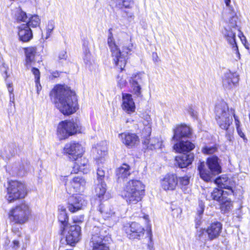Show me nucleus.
I'll return each instance as SVG.
<instances>
[{"instance_id": "obj_50", "label": "nucleus", "mask_w": 250, "mask_h": 250, "mask_svg": "<svg viewBox=\"0 0 250 250\" xmlns=\"http://www.w3.org/2000/svg\"><path fill=\"white\" fill-rule=\"evenodd\" d=\"M91 54L88 49H85L84 52L83 60L86 63L90 62L91 60Z\"/></svg>"}, {"instance_id": "obj_33", "label": "nucleus", "mask_w": 250, "mask_h": 250, "mask_svg": "<svg viewBox=\"0 0 250 250\" xmlns=\"http://www.w3.org/2000/svg\"><path fill=\"white\" fill-rule=\"evenodd\" d=\"M224 191L222 189L218 188H215L212 191L209 192L206 196L207 200H213L216 201H219L220 199L223 197Z\"/></svg>"}, {"instance_id": "obj_54", "label": "nucleus", "mask_w": 250, "mask_h": 250, "mask_svg": "<svg viewBox=\"0 0 250 250\" xmlns=\"http://www.w3.org/2000/svg\"><path fill=\"white\" fill-rule=\"evenodd\" d=\"M9 98H10L9 105L10 106H12L13 105L15 107V104L14 95V94H13L12 95H10Z\"/></svg>"}, {"instance_id": "obj_37", "label": "nucleus", "mask_w": 250, "mask_h": 250, "mask_svg": "<svg viewBox=\"0 0 250 250\" xmlns=\"http://www.w3.org/2000/svg\"><path fill=\"white\" fill-rule=\"evenodd\" d=\"M221 200L220 208L222 211L225 213L231 209L232 203L229 199L223 197Z\"/></svg>"}, {"instance_id": "obj_38", "label": "nucleus", "mask_w": 250, "mask_h": 250, "mask_svg": "<svg viewBox=\"0 0 250 250\" xmlns=\"http://www.w3.org/2000/svg\"><path fill=\"white\" fill-rule=\"evenodd\" d=\"M54 27V22L53 21H49L46 27L45 33H42V38H44L45 39L49 38L51 36Z\"/></svg>"}, {"instance_id": "obj_45", "label": "nucleus", "mask_w": 250, "mask_h": 250, "mask_svg": "<svg viewBox=\"0 0 250 250\" xmlns=\"http://www.w3.org/2000/svg\"><path fill=\"white\" fill-rule=\"evenodd\" d=\"M235 123L238 135L244 140H245V136L244 133L242 131L241 129L240 128V122L239 121L237 117H235Z\"/></svg>"}, {"instance_id": "obj_39", "label": "nucleus", "mask_w": 250, "mask_h": 250, "mask_svg": "<svg viewBox=\"0 0 250 250\" xmlns=\"http://www.w3.org/2000/svg\"><path fill=\"white\" fill-rule=\"evenodd\" d=\"M40 19L38 16L34 15L28 19V21L25 25H27L29 27H36L40 25Z\"/></svg>"}, {"instance_id": "obj_61", "label": "nucleus", "mask_w": 250, "mask_h": 250, "mask_svg": "<svg viewBox=\"0 0 250 250\" xmlns=\"http://www.w3.org/2000/svg\"><path fill=\"white\" fill-rule=\"evenodd\" d=\"M74 222H77V221H76V220H74Z\"/></svg>"}, {"instance_id": "obj_10", "label": "nucleus", "mask_w": 250, "mask_h": 250, "mask_svg": "<svg viewBox=\"0 0 250 250\" xmlns=\"http://www.w3.org/2000/svg\"><path fill=\"white\" fill-rule=\"evenodd\" d=\"M7 193L6 198L9 203L18 199H22L27 194L25 185L18 181H11L9 182L7 188Z\"/></svg>"}, {"instance_id": "obj_17", "label": "nucleus", "mask_w": 250, "mask_h": 250, "mask_svg": "<svg viewBox=\"0 0 250 250\" xmlns=\"http://www.w3.org/2000/svg\"><path fill=\"white\" fill-rule=\"evenodd\" d=\"M125 230L131 239H139L145 233L144 228L136 222H132L129 226L125 227Z\"/></svg>"}, {"instance_id": "obj_24", "label": "nucleus", "mask_w": 250, "mask_h": 250, "mask_svg": "<svg viewBox=\"0 0 250 250\" xmlns=\"http://www.w3.org/2000/svg\"><path fill=\"white\" fill-rule=\"evenodd\" d=\"M191 134V129L186 125H181L173 129L172 140L179 141L182 138L188 137Z\"/></svg>"}, {"instance_id": "obj_46", "label": "nucleus", "mask_w": 250, "mask_h": 250, "mask_svg": "<svg viewBox=\"0 0 250 250\" xmlns=\"http://www.w3.org/2000/svg\"><path fill=\"white\" fill-rule=\"evenodd\" d=\"M216 150V148L215 146H207L204 147L202 149V152L204 154H210L214 153Z\"/></svg>"}, {"instance_id": "obj_12", "label": "nucleus", "mask_w": 250, "mask_h": 250, "mask_svg": "<svg viewBox=\"0 0 250 250\" xmlns=\"http://www.w3.org/2000/svg\"><path fill=\"white\" fill-rule=\"evenodd\" d=\"M146 75L143 72L133 74L128 80L133 94L138 97L143 96L142 86L144 83Z\"/></svg>"}, {"instance_id": "obj_56", "label": "nucleus", "mask_w": 250, "mask_h": 250, "mask_svg": "<svg viewBox=\"0 0 250 250\" xmlns=\"http://www.w3.org/2000/svg\"><path fill=\"white\" fill-rule=\"evenodd\" d=\"M35 83H36V87H37V93L39 94V91L41 89V85L40 83V81L38 83H37V82H35Z\"/></svg>"}, {"instance_id": "obj_47", "label": "nucleus", "mask_w": 250, "mask_h": 250, "mask_svg": "<svg viewBox=\"0 0 250 250\" xmlns=\"http://www.w3.org/2000/svg\"><path fill=\"white\" fill-rule=\"evenodd\" d=\"M127 84V81L125 78L123 77L118 76V85L121 88L124 87Z\"/></svg>"}, {"instance_id": "obj_1", "label": "nucleus", "mask_w": 250, "mask_h": 250, "mask_svg": "<svg viewBox=\"0 0 250 250\" xmlns=\"http://www.w3.org/2000/svg\"><path fill=\"white\" fill-rule=\"evenodd\" d=\"M50 96L56 98V106L64 115L72 114L79 108L75 92L64 86L57 85L51 91Z\"/></svg>"}, {"instance_id": "obj_13", "label": "nucleus", "mask_w": 250, "mask_h": 250, "mask_svg": "<svg viewBox=\"0 0 250 250\" xmlns=\"http://www.w3.org/2000/svg\"><path fill=\"white\" fill-rule=\"evenodd\" d=\"M81 228L78 225L65 226L62 233L65 236L66 241L68 244L72 245L78 242L80 240Z\"/></svg>"}, {"instance_id": "obj_5", "label": "nucleus", "mask_w": 250, "mask_h": 250, "mask_svg": "<svg viewBox=\"0 0 250 250\" xmlns=\"http://www.w3.org/2000/svg\"><path fill=\"white\" fill-rule=\"evenodd\" d=\"M107 44L111 52L114 64L117 68L121 71L123 70L126 63L127 55L131 51V48L129 47L125 46L123 48V52H121L115 43L110 29L109 31Z\"/></svg>"}, {"instance_id": "obj_43", "label": "nucleus", "mask_w": 250, "mask_h": 250, "mask_svg": "<svg viewBox=\"0 0 250 250\" xmlns=\"http://www.w3.org/2000/svg\"><path fill=\"white\" fill-rule=\"evenodd\" d=\"M67 55L66 51L62 50L60 51L56 58V61L61 62L67 59Z\"/></svg>"}, {"instance_id": "obj_6", "label": "nucleus", "mask_w": 250, "mask_h": 250, "mask_svg": "<svg viewBox=\"0 0 250 250\" xmlns=\"http://www.w3.org/2000/svg\"><path fill=\"white\" fill-rule=\"evenodd\" d=\"M217 157L213 156L207 160V165L209 170L204 168V165L201 163L198 166L200 177L206 182L211 181L213 176L221 172V167Z\"/></svg>"}, {"instance_id": "obj_4", "label": "nucleus", "mask_w": 250, "mask_h": 250, "mask_svg": "<svg viewBox=\"0 0 250 250\" xmlns=\"http://www.w3.org/2000/svg\"><path fill=\"white\" fill-rule=\"evenodd\" d=\"M225 25L221 32L225 40L231 45L235 51L238 52V48L236 42V31H240L237 25L238 17L236 13H230L225 15Z\"/></svg>"}, {"instance_id": "obj_16", "label": "nucleus", "mask_w": 250, "mask_h": 250, "mask_svg": "<svg viewBox=\"0 0 250 250\" xmlns=\"http://www.w3.org/2000/svg\"><path fill=\"white\" fill-rule=\"evenodd\" d=\"M91 242L93 250H108V248L103 243V236L99 227H94L92 231Z\"/></svg>"}, {"instance_id": "obj_28", "label": "nucleus", "mask_w": 250, "mask_h": 250, "mask_svg": "<svg viewBox=\"0 0 250 250\" xmlns=\"http://www.w3.org/2000/svg\"><path fill=\"white\" fill-rule=\"evenodd\" d=\"M18 35L20 40L23 42H28L32 38V33L30 28L25 24L19 28Z\"/></svg>"}, {"instance_id": "obj_41", "label": "nucleus", "mask_w": 250, "mask_h": 250, "mask_svg": "<svg viewBox=\"0 0 250 250\" xmlns=\"http://www.w3.org/2000/svg\"><path fill=\"white\" fill-rule=\"evenodd\" d=\"M215 182L219 185L221 188H227L229 189L227 185L228 177L226 176L220 177L215 180Z\"/></svg>"}, {"instance_id": "obj_3", "label": "nucleus", "mask_w": 250, "mask_h": 250, "mask_svg": "<svg viewBox=\"0 0 250 250\" xmlns=\"http://www.w3.org/2000/svg\"><path fill=\"white\" fill-rule=\"evenodd\" d=\"M145 186L140 180H129L125 185L122 196L128 204H136L145 195Z\"/></svg>"}, {"instance_id": "obj_44", "label": "nucleus", "mask_w": 250, "mask_h": 250, "mask_svg": "<svg viewBox=\"0 0 250 250\" xmlns=\"http://www.w3.org/2000/svg\"><path fill=\"white\" fill-rule=\"evenodd\" d=\"M98 167L97 169V176L98 179L97 180L98 182L104 181L103 179L104 177L105 171L103 168V167H100V165H98Z\"/></svg>"}, {"instance_id": "obj_36", "label": "nucleus", "mask_w": 250, "mask_h": 250, "mask_svg": "<svg viewBox=\"0 0 250 250\" xmlns=\"http://www.w3.org/2000/svg\"><path fill=\"white\" fill-rule=\"evenodd\" d=\"M134 5L133 0H117L116 6L120 9H131Z\"/></svg>"}, {"instance_id": "obj_40", "label": "nucleus", "mask_w": 250, "mask_h": 250, "mask_svg": "<svg viewBox=\"0 0 250 250\" xmlns=\"http://www.w3.org/2000/svg\"><path fill=\"white\" fill-rule=\"evenodd\" d=\"M16 20L18 22L23 21L27 23L28 21V17L26 13L21 10H19L16 14Z\"/></svg>"}, {"instance_id": "obj_35", "label": "nucleus", "mask_w": 250, "mask_h": 250, "mask_svg": "<svg viewBox=\"0 0 250 250\" xmlns=\"http://www.w3.org/2000/svg\"><path fill=\"white\" fill-rule=\"evenodd\" d=\"M106 190V184L104 181H101L98 182L96 188L95 192L96 195L101 200L103 198V196L104 195Z\"/></svg>"}, {"instance_id": "obj_19", "label": "nucleus", "mask_w": 250, "mask_h": 250, "mask_svg": "<svg viewBox=\"0 0 250 250\" xmlns=\"http://www.w3.org/2000/svg\"><path fill=\"white\" fill-rule=\"evenodd\" d=\"M162 188L166 191H172L176 189L178 178L174 174H167L160 181Z\"/></svg>"}, {"instance_id": "obj_8", "label": "nucleus", "mask_w": 250, "mask_h": 250, "mask_svg": "<svg viewBox=\"0 0 250 250\" xmlns=\"http://www.w3.org/2000/svg\"><path fill=\"white\" fill-rule=\"evenodd\" d=\"M80 123L73 120L61 122L58 125L57 129V137L60 140L67 139L81 130Z\"/></svg>"}, {"instance_id": "obj_52", "label": "nucleus", "mask_w": 250, "mask_h": 250, "mask_svg": "<svg viewBox=\"0 0 250 250\" xmlns=\"http://www.w3.org/2000/svg\"><path fill=\"white\" fill-rule=\"evenodd\" d=\"M238 36L240 38L242 43L245 45V44L247 43V39L246 37L244 35L243 33L241 32V30L239 32Z\"/></svg>"}, {"instance_id": "obj_29", "label": "nucleus", "mask_w": 250, "mask_h": 250, "mask_svg": "<svg viewBox=\"0 0 250 250\" xmlns=\"http://www.w3.org/2000/svg\"><path fill=\"white\" fill-rule=\"evenodd\" d=\"M141 118L142 119V123L144 126L143 132L146 136H149L151 133L152 125L151 117L148 114L144 113L142 115Z\"/></svg>"}, {"instance_id": "obj_15", "label": "nucleus", "mask_w": 250, "mask_h": 250, "mask_svg": "<svg viewBox=\"0 0 250 250\" xmlns=\"http://www.w3.org/2000/svg\"><path fill=\"white\" fill-rule=\"evenodd\" d=\"M93 154L97 165H102L105 162V157L107 154V143L105 141H102L93 147Z\"/></svg>"}, {"instance_id": "obj_42", "label": "nucleus", "mask_w": 250, "mask_h": 250, "mask_svg": "<svg viewBox=\"0 0 250 250\" xmlns=\"http://www.w3.org/2000/svg\"><path fill=\"white\" fill-rule=\"evenodd\" d=\"M179 182L180 186H181V188H184L183 187L188 186L189 183V177L188 176H185L183 177H180L178 178V182Z\"/></svg>"}, {"instance_id": "obj_11", "label": "nucleus", "mask_w": 250, "mask_h": 250, "mask_svg": "<svg viewBox=\"0 0 250 250\" xmlns=\"http://www.w3.org/2000/svg\"><path fill=\"white\" fill-rule=\"evenodd\" d=\"M84 152L85 149L83 145L75 141L66 143L63 148V153L73 161L81 158Z\"/></svg>"}, {"instance_id": "obj_59", "label": "nucleus", "mask_w": 250, "mask_h": 250, "mask_svg": "<svg viewBox=\"0 0 250 250\" xmlns=\"http://www.w3.org/2000/svg\"><path fill=\"white\" fill-rule=\"evenodd\" d=\"M54 78H57L59 76L60 73L58 71H54V73L53 74Z\"/></svg>"}, {"instance_id": "obj_57", "label": "nucleus", "mask_w": 250, "mask_h": 250, "mask_svg": "<svg viewBox=\"0 0 250 250\" xmlns=\"http://www.w3.org/2000/svg\"><path fill=\"white\" fill-rule=\"evenodd\" d=\"M126 16L129 18H133L134 17V14L133 13L126 12L125 11Z\"/></svg>"}, {"instance_id": "obj_51", "label": "nucleus", "mask_w": 250, "mask_h": 250, "mask_svg": "<svg viewBox=\"0 0 250 250\" xmlns=\"http://www.w3.org/2000/svg\"><path fill=\"white\" fill-rule=\"evenodd\" d=\"M226 5L229 10V13L227 14H229L230 13H235L233 8L230 5V0H224Z\"/></svg>"}, {"instance_id": "obj_2", "label": "nucleus", "mask_w": 250, "mask_h": 250, "mask_svg": "<svg viewBox=\"0 0 250 250\" xmlns=\"http://www.w3.org/2000/svg\"><path fill=\"white\" fill-rule=\"evenodd\" d=\"M215 119L219 127L226 131L225 138L230 143L234 140V127L231 126L233 117H236L235 111L229 108L228 104L224 101L218 102L215 105L214 110Z\"/></svg>"}, {"instance_id": "obj_14", "label": "nucleus", "mask_w": 250, "mask_h": 250, "mask_svg": "<svg viewBox=\"0 0 250 250\" xmlns=\"http://www.w3.org/2000/svg\"><path fill=\"white\" fill-rule=\"evenodd\" d=\"M86 181L81 176H77L73 177L69 182L66 184V189L69 194L74 192L83 191L85 187Z\"/></svg>"}, {"instance_id": "obj_49", "label": "nucleus", "mask_w": 250, "mask_h": 250, "mask_svg": "<svg viewBox=\"0 0 250 250\" xmlns=\"http://www.w3.org/2000/svg\"><path fill=\"white\" fill-rule=\"evenodd\" d=\"M188 112L192 116L193 118H197V112L194 110L193 107L192 105H190L188 107Z\"/></svg>"}, {"instance_id": "obj_21", "label": "nucleus", "mask_w": 250, "mask_h": 250, "mask_svg": "<svg viewBox=\"0 0 250 250\" xmlns=\"http://www.w3.org/2000/svg\"><path fill=\"white\" fill-rule=\"evenodd\" d=\"M86 201L81 195L71 197L68 204V209L71 212H75L82 208L86 204Z\"/></svg>"}, {"instance_id": "obj_25", "label": "nucleus", "mask_w": 250, "mask_h": 250, "mask_svg": "<svg viewBox=\"0 0 250 250\" xmlns=\"http://www.w3.org/2000/svg\"><path fill=\"white\" fill-rule=\"evenodd\" d=\"M89 169V165L88 160L83 158L80 161H78L74 163L72 169L71 171V174L78 173L79 171L83 172L84 173H86L88 172Z\"/></svg>"}, {"instance_id": "obj_32", "label": "nucleus", "mask_w": 250, "mask_h": 250, "mask_svg": "<svg viewBox=\"0 0 250 250\" xmlns=\"http://www.w3.org/2000/svg\"><path fill=\"white\" fill-rule=\"evenodd\" d=\"M116 175L118 179H125L130 175V167L129 165L124 164L116 170Z\"/></svg>"}, {"instance_id": "obj_27", "label": "nucleus", "mask_w": 250, "mask_h": 250, "mask_svg": "<svg viewBox=\"0 0 250 250\" xmlns=\"http://www.w3.org/2000/svg\"><path fill=\"white\" fill-rule=\"evenodd\" d=\"M194 155L192 153L183 154L175 157L176 164L181 168H184L190 165L193 160Z\"/></svg>"}, {"instance_id": "obj_48", "label": "nucleus", "mask_w": 250, "mask_h": 250, "mask_svg": "<svg viewBox=\"0 0 250 250\" xmlns=\"http://www.w3.org/2000/svg\"><path fill=\"white\" fill-rule=\"evenodd\" d=\"M31 71L35 76V82L38 83L40 78V72L39 70L36 68L33 67Z\"/></svg>"}, {"instance_id": "obj_20", "label": "nucleus", "mask_w": 250, "mask_h": 250, "mask_svg": "<svg viewBox=\"0 0 250 250\" xmlns=\"http://www.w3.org/2000/svg\"><path fill=\"white\" fill-rule=\"evenodd\" d=\"M122 142L129 148L137 146L140 143L139 137L135 133H122L119 134Z\"/></svg>"}, {"instance_id": "obj_53", "label": "nucleus", "mask_w": 250, "mask_h": 250, "mask_svg": "<svg viewBox=\"0 0 250 250\" xmlns=\"http://www.w3.org/2000/svg\"><path fill=\"white\" fill-rule=\"evenodd\" d=\"M199 209L198 210V213L199 215H202L203 213L204 210V206L202 202L199 204Z\"/></svg>"}, {"instance_id": "obj_22", "label": "nucleus", "mask_w": 250, "mask_h": 250, "mask_svg": "<svg viewBox=\"0 0 250 250\" xmlns=\"http://www.w3.org/2000/svg\"><path fill=\"white\" fill-rule=\"evenodd\" d=\"M99 211L103 217L105 219H112L116 221L117 217L115 208L108 203L101 204L100 206Z\"/></svg>"}, {"instance_id": "obj_26", "label": "nucleus", "mask_w": 250, "mask_h": 250, "mask_svg": "<svg viewBox=\"0 0 250 250\" xmlns=\"http://www.w3.org/2000/svg\"><path fill=\"white\" fill-rule=\"evenodd\" d=\"M195 147L193 144L188 141H179L173 146V149L178 153L188 152Z\"/></svg>"}, {"instance_id": "obj_18", "label": "nucleus", "mask_w": 250, "mask_h": 250, "mask_svg": "<svg viewBox=\"0 0 250 250\" xmlns=\"http://www.w3.org/2000/svg\"><path fill=\"white\" fill-rule=\"evenodd\" d=\"M121 107L128 114H131L135 111L136 105L131 94L122 93Z\"/></svg>"}, {"instance_id": "obj_55", "label": "nucleus", "mask_w": 250, "mask_h": 250, "mask_svg": "<svg viewBox=\"0 0 250 250\" xmlns=\"http://www.w3.org/2000/svg\"><path fill=\"white\" fill-rule=\"evenodd\" d=\"M7 89H8V90L9 93H10V95H12L13 94H14L13 93L14 89H13V88L12 83H8V84H7Z\"/></svg>"}, {"instance_id": "obj_31", "label": "nucleus", "mask_w": 250, "mask_h": 250, "mask_svg": "<svg viewBox=\"0 0 250 250\" xmlns=\"http://www.w3.org/2000/svg\"><path fill=\"white\" fill-rule=\"evenodd\" d=\"M144 143L146 146L147 148L150 149L161 148L162 147V141L158 138L146 139Z\"/></svg>"}, {"instance_id": "obj_9", "label": "nucleus", "mask_w": 250, "mask_h": 250, "mask_svg": "<svg viewBox=\"0 0 250 250\" xmlns=\"http://www.w3.org/2000/svg\"><path fill=\"white\" fill-rule=\"evenodd\" d=\"M222 225L219 222L210 224L207 229H199L197 231V238L203 242L207 240L212 241L217 238L222 231Z\"/></svg>"}, {"instance_id": "obj_34", "label": "nucleus", "mask_w": 250, "mask_h": 250, "mask_svg": "<svg viewBox=\"0 0 250 250\" xmlns=\"http://www.w3.org/2000/svg\"><path fill=\"white\" fill-rule=\"evenodd\" d=\"M58 209L59 211L58 215L59 221L62 224L63 228L65 227V226H68L66 223L68 220V216L65 208L63 207L59 206Z\"/></svg>"}, {"instance_id": "obj_23", "label": "nucleus", "mask_w": 250, "mask_h": 250, "mask_svg": "<svg viewBox=\"0 0 250 250\" xmlns=\"http://www.w3.org/2000/svg\"><path fill=\"white\" fill-rule=\"evenodd\" d=\"M238 76L236 73H232L230 71L225 73L223 84L226 89H231L238 82Z\"/></svg>"}, {"instance_id": "obj_30", "label": "nucleus", "mask_w": 250, "mask_h": 250, "mask_svg": "<svg viewBox=\"0 0 250 250\" xmlns=\"http://www.w3.org/2000/svg\"><path fill=\"white\" fill-rule=\"evenodd\" d=\"M24 53L25 55V65L29 69L32 63L35 62V57L37 53L36 48L34 47L25 48Z\"/></svg>"}, {"instance_id": "obj_7", "label": "nucleus", "mask_w": 250, "mask_h": 250, "mask_svg": "<svg viewBox=\"0 0 250 250\" xmlns=\"http://www.w3.org/2000/svg\"><path fill=\"white\" fill-rule=\"evenodd\" d=\"M30 214L31 209L29 206L25 202H23L10 210L8 218L11 222L22 224L28 220Z\"/></svg>"}, {"instance_id": "obj_58", "label": "nucleus", "mask_w": 250, "mask_h": 250, "mask_svg": "<svg viewBox=\"0 0 250 250\" xmlns=\"http://www.w3.org/2000/svg\"><path fill=\"white\" fill-rule=\"evenodd\" d=\"M13 243L14 244V247H19V241H18L17 240H14L13 242Z\"/></svg>"}, {"instance_id": "obj_60", "label": "nucleus", "mask_w": 250, "mask_h": 250, "mask_svg": "<svg viewBox=\"0 0 250 250\" xmlns=\"http://www.w3.org/2000/svg\"><path fill=\"white\" fill-rule=\"evenodd\" d=\"M153 56H154V55H155L156 57H157V53H153Z\"/></svg>"}]
</instances>
